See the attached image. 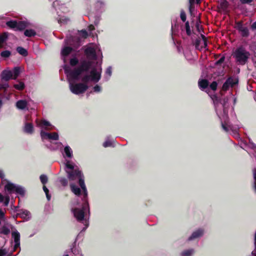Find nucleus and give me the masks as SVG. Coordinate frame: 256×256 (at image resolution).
<instances>
[{
  "instance_id": "nucleus-1",
  "label": "nucleus",
  "mask_w": 256,
  "mask_h": 256,
  "mask_svg": "<svg viewBox=\"0 0 256 256\" xmlns=\"http://www.w3.org/2000/svg\"><path fill=\"white\" fill-rule=\"evenodd\" d=\"M70 92L76 95L84 94L92 84L97 83L101 78L102 69L92 66L90 62L84 61L74 70L65 66Z\"/></svg>"
},
{
  "instance_id": "nucleus-2",
  "label": "nucleus",
  "mask_w": 256,
  "mask_h": 256,
  "mask_svg": "<svg viewBox=\"0 0 256 256\" xmlns=\"http://www.w3.org/2000/svg\"><path fill=\"white\" fill-rule=\"evenodd\" d=\"M198 86L200 88L207 92L214 101L215 106V109L217 115L219 117L221 121L222 126L223 130L226 132H232L234 134H237V131L240 128L238 125H231L228 121L227 116V111L226 108L228 106L227 104L232 101L234 104L236 102V98L234 96L230 94L228 98L224 99L222 102H219L218 98L214 95L212 96L210 94L209 88L208 87V82L206 80H200L198 81Z\"/></svg>"
},
{
  "instance_id": "nucleus-3",
  "label": "nucleus",
  "mask_w": 256,
  "mask_h": 256,
  "mask_svg": "<svg viewBox=\"0 0 256 256\" xmlns=\"http://www.w3.org/2000/svg\"><path fill=\"white\" fill-rule=\"evenodd\" d=\"M72 212L74 217L79 222L82 223L86 230L89 225L90 207L88 199H82L81 202L74 200L72 204Z\"/></svg>"
},
{
  "instance_id": "nucleus-4",
  "label": "nucleus",
  "mask_w": 256,
  "mask_h": 256,
  "mask_svg": "<svg viewBox=\"0 0 256 256\" xmlns=\"http://www.w3.org/2000/svg\"><path fill=\"white\" fill-rule=\"evenodd\" d=\"M61 154L64 158V170L67 176L72 179L74 176L80 174L78 170V166L72 160L74 157V152L72 148L68 144L63 146L60 150Z\"/></svg>"
},
{
  "instance_id": "nucleus-5",
  "label": "nucleus",
  "mask_w": 256,
  "mask_h": 256,
  "mask_svg": "<svg viewBox=\"0 0 256 256\" xmlns=\"http://www.w3.org/2000/svg\"><path fill=\"white\" fill-rule=\"evenodd\" d=\"M36 126L40 129V137L44 142L46 140L52 141L58 140L59 136L58 132H48L44 131V130H52L54 128L49 122L45 120L36 119Z\"/></svg>"
},
{
  "instance_id": "nucleus-6",
  "label": "nucleus",
  "mask_w": 256,
  "mask_h": 256,
  "mask_svg": "<svg viewBox=\"0 0 256 256\" xmlns=\"http://www.w3.org/2000/svg\"><path fill=\"white\" fill-rule=\"evenodd\" d=\"M77 44L74 42L73 38H72V42L70 40L67 38L65 40L64 44L61 50V56L64 62L68 60V56L72 54V56L70 60V64L72 66H76L78 62V58L75 56V49L77 48Z\"/></svg>"
},
{
  "instance_id": "nucleus-7",
  "label": "nucleus",
  "mask_w": 256,
  "mask_h": 256,
  "mask_svg": "<svg viewBox=\"0 0 256 256\" xmlns=\"http://www.w3.org/2000/svg\"><path fill=\"white\" fill-rule=\"evenodd\" d=\"M84 53L86 58L88 59V60H86L90 62L92 64V66L96 68H102L100 66H97L94 65L93 62L92 61V60H96L98 58H102V52L98 45L94 44H89L85 48ZM84 60H85L82 61L80 64Z\"/></svg>"
},
{
  "instance_id": "nucleus-8",
  "label": "nucleus",
  "mask_w": 256,
  "mask_h": 256,
  "mask_svg": "<svg viewBox=\"0 0 256 256\" xmlns=\"http://www.w3.org/2000/svg\"><path fill=\"white\" fill-rule=\"evenodd\" d=\"M4 182L2 185L4 186V190L8 196L12 194L21 196L24 194L25 190L22 186L14 184L8 180H4Z\"/></svg>"
},
{
  "instance_id": "nucleus-9",
  "label": "nucleus",
  "mask_w": 256,
  "mask_h": 256,
  "mask_svg": "<svg viewBox=\"0 0 256 256\" xmlns=\"http://www.w3.org/2000/svg\"><path fill=\"white\" fill-rule=\"evenodd\" d=\"M249 52H247L244 47L240 46L234 52L233 56L236 61L240 64H244L249 56Z\"/></svg>"
},
{
  "instance_id": "nucleus-10",
  "label": "nucleus",
  "mask_w": 256,
  "mask_h": 256,
  "mask_svg": "<svg viewBox=\"0 0 256 256\" xmlns=\"http://www.w3.org/2000/svg\"><path fill=\"white\" fill-rule=\"evenodd\" d=\"M78 170L79 171L80 174H78L74 176L72 179H70L68 176V178L70 182L74 181L78 179L79 184L82 188V199H88V192L84 184V176L82 174L80 170L78 167Z\"/></svg>"
},
{
  "instance_id": "nucleus-11",
  "label": "nucleus",
  "mask_w": 256,
  "mask_h": 256,
  "mask_svg": "<svg viewBox=\"0 0 256 256\" xmlns=\"http://www.w3.org/2000/svg\"><path fill=\"white\" fill-rule=\"evenodd\" d=\"M12 252H14L20 247V234L15 228H12Z\"/></svg>"
},
{
  "instance_id": "nucleus-12",
  "label": "nucleus",
  "mask_w": 256,
  "mask_h": 256,
  "mask_svg": "<svg viewBox=\"0 0 256 256\" xmlns=\"http://www.w3.org/2000/svg\"><path fill=\"white\" fill-rule=\"evenodd\" d=\"M205 230L203 228H199L192 232V234L188 237V242L194 241L202 238L204 234Z\"/></svg>"
},
{
  "instance_id": "nucleus-13",
  "label": "nucleus",
  "mask_w": 256,
  "mask_h": 256,
  "mask_svg": "<svg viewBox=\"0 0 256 256\" xmlns=\"http://www.w3.org/2000/svg\"><path fill=\"white\" fill-rule=\"evenodd\" d=\"M30 117L26 116L24 118V132L28 134H32L34 132V126L32 122H30Z\"/></svg>"
},
{
  "instance_id": "nucleus-14",
  "label": "nucleus",
  "mask_w": 256,
  "mask_h": 256,
  "mask_svg": "<svg viewBox=\"0 0 256 256\" xmlns=\"http://www.w3.org/2000/svg\"><path fill=\"white\" fill-rule=\"evenodd\" d=\"M194 44L196 48L198 50H200L203 48H205L207 46L206 37L201 34L200 37L196 39Z\"/></svg>"
},
{
  "instance_id": "nucleus-15",
  "label": "nucleus",
  "mask_w": 256,
  "mask_h": 256,
  "mask_svg": "<svg viewBox=\"0 0 256 256\" xmlns=\"http://www.w3.org/2000/svg\"><path fill=\"white\" fill-rule=\"evenodd\" d=\"M235 27L239 31L242 36L247 37L249 35V32L248 28L244 26L242 22H236V23Z\"/></svg>"
},
{
  "instance_id": "nucleus-16",
  "label": "nucleus",
  "mask_w": 256,
  "mask_h": 256,
  "mask_svg": "<svg viewBox=\"0 0 256 256\" xmlns=\"http://www.w3.org/2000/svg\"><path fill=\"white\" fill-rule=\"evenodd\" d=\"M238 81L236 78H230L224 84L222 90L224 91L227 90L230 88H232L237 84Z\"/></svg>"
},
{
  "instance_id": "nucleus-17",
  "label": "nucleus",
  "mask_w": 256,
  "mask_h": 256,
  "mask_svg": "<svg viewBox=\"0 0 256 256\" xmlns=\"http://www.w3.org/2000/svg\"><path fill=\"white\" fill-rule=\"evenodd\" d=\"M40 180L42 184L44 185L43 186V190L44 192L46 198L48 200H50V196L48 194V188L44 186L48 182V178L47 176L45 174H42L40 177Z\"/></svg>"
},
{
  "instance_id": "nucleus-18",
  "label": "nucleus",
  "mask_w": 256,
  "mask_h": 256,
  "mask_svg": "<svg viewBox=\"0 0 256 256\" xmlns=\"http://www.w3.org/2000/svg\"><path fill=\"white\" fill-rule=\"evenodd\" d=\"M16 108L20 110H28V102L26 100H18L16 104Z\"/></svg>"
},
{
  "instance_id": "nucleus-19",
  "label": "nucleus",
  "mask_w": 256,
  "mask_h": 256,
  "mask_svg": "<svg viewBox=\"0 0 256 256\" xmlns=\"http://www.w3.org/2000/svg\"><path fill=\"white\" fill-rule=\"evenodd\" d=\"M12 72L10 70H4L1 74V78L2 80L8 81L10 78H13Z\"/></svg>"
},
{
  "instance_id": "nucleus-20",
  "label": "nucleus",
  "mask_w": 256,
  "mask_h": 256,
  "mask_svg": "<svg viewBox=\"0 0 256 256\" xmlns=\"http://www.w3.org/2000/svg\"><path fill=\"white\" fill-rule=\"evenodd\" d=\"M10 200V196L7 194L4 196L0 193V202L2 203L4 206H6L8 205Z\"/></svg>"
},
{
  "instance_id": "nucleus-21",
  "label": "nucleus",
  "mask_w": 256,
  "mask_h": 256,
  "mask_svg": "<svg viewBox=\"0 0 256 256\" xmlns=\"http://www.w3.org/2000/svg\"><path fill=\"white\" fill-rule=\"evenodd\" d=\"M247 148H250L252 150L250 151V150L246 149V150L249 153H252L254 156L256 158V145L254 144L253 142H250L249 144L247 145Z\"/></svg>"
},
{
  "instance_id": "nucleus-22",
  "label": "nucleus",
  "mask_w": 256,
  "mask_h": 256,
  "mask_svg": "<svg viewBox=\"0 0 256 256\" xmlns=\"http://www.w3.org/2000/svg\"><path fill=\"white\" fill-rule=\"evenodd\" d=\"M106 6V2L104 0H97L95 3V8L97 10H103Z\"/></svg>"
},
{
  "instance_id": "nucleus-23",
  "label": "nucleus",
  "mask_w": 256,
  "mask_h": 256,
  "mask_svg": "<svg viewBox=\"0 0 256 256\" xmlns=\"http://www.w3.org/2000/svg\"><path fill=\"white\" fill-rule=\"evenodd\" d=\"M70 188L72 192L76 196H78L82 194L80 188L72 183V182H70Z\"/></svg>"
},
{
  "instance_id": "nucleus-24",
  "label": "nucleus",
  "mask_w": 256,
  "mask_h": 256,
  "mask_svg": "<svg viewBox=\"0 0 256 256\" xmlns=\"http://www.w3.org/2000/svg\"><path fill=\"white\" fill-rule=\"evenodd\" d=\"M114 139L110 138H107L104 142L102 144V146L104 148L114 146Z\"/></svg>"
},
{
  "instance_id": "nucleus-25",
  "label": "nucleus",
  "mask_w": 256,
  "mask_h": 256,
  "mask_svg": "<svg viewBox=\"0 0 256 256\" xmlns=\"http://www.w3.org/2000/svg\"><path fill=\"white\" fill-rule=\"evenodd\" d=\"M69 18L65 16H61L59 15L58 18V23L61 24H67L69 22Z\"/></svg>"
},
{
  "instance_id": "nucleus-26",
  "label": "nucleus",
  "mask_w": 256,
  "mask_h": 256,
  "mask_svg": "<svg viewBox=\"0 0 256 256\" xmlns=\"http://www.w3.org/2000/svg\"><path fill=\"white\" fill-rule=\"evenodd\" d=\"M194 253V250L190 248L183 250L181 254V256H192Z\"/></svg>"
},
{
  "instance_id": "nucleus-27",
  "label": "nucleus",
  "mask_w": 256,
  "mask_h": 256,
  "mask_svg": "<svg viewBox=\"0 0 256 256\" xmlns=\"http://www.w3.org/2000/svg\"><path fill=\"white\" fill-rule=\"evenodd\" d=\"M6 26L14 30H16L17 21L9 20L6 22Z\"/></svg>"
},
{
  "instance_id": "nucleus-28",
  "label": "nucleus",
  "mask_w": 256,
  "mask_h": 256,
  "mask_svg": "<svg viewBox=\"0 0 256 256\" xmlns=\"http://www.w3.org/2000/svg\"><path fill=\"white\" fill-rule=\"evenodd\" d=\"M26 26V23L24 22H17L16 30H21L24 29Z\"/></svg>"
},
{
  "instance_id": "nucleus-29",
  "label": "nucleus",
  "mask_w": 256,
  "mask_h": 256,
  "mask_svg": "<svg viewBox=\"0 0 256 256\" xmlns=\"http://www.w3.org/2000/svg\"><path fill=\"white\" fill-rule=\"evenodd\" d=\"M24 34L28 37H32L36 34V32L32 29L26 30L24 32Z\"/></svg>"
},
{
  "instance_id": "nucleus-30",
  "label": "nucleus",
  "mask_w": 256,
  "mask_h": 256,
  "mask_svg": "<svg viewBox=\"0 0 256 256\" xmlns=\"http://www.w3.org/2000/svg\"><path fill=\"white\" fill-rule=\"evenodd\" d=\"M21 216L26 220H28L31 218V214L30 212L24 210L22 212Z\"/></svg>"
},
{
  "instance_id": "nucleus-31",
  "label": "nucleus",
  "mask_w": 256,
  "mask_h": 256,
  "mask_svg": "<svg viewBox=\"0 0 256 256\" xmlns=\"http://www.w3.org/2000/svg\"><path fill=\"white\" fill-rule=\"evenodd\" d=\"M77 36L79 38H85L88 36V34L86 30H82L78 32Z\"/></svg>"
},
{
  "instance_id": "nucleus-32",
  "label": "nucleus",
  "mask_w": 256,
  "mask_h": 256,
  "mask_svg": "<svg viewBox=\"0 0 256 256\" xmlns=\"http://www.w3.org/2000/svg\"><path fill=\"white\" fill-rule=\"evenodd\" d=\"M195 1L197 4H199L200 2V0H189L190 6L189 10L191 14L192 13L193 10H194V4L195 2Z\"/></svg>"
},
{
  "instance_id": "nucleus-33",
  "label": "nucleus",
  "mask_w": 256,
  "mask_h": 256,
  "mask_svg": "<svg viewBox=\"0 0 256 256\" xmlns=\"http://www.w3.org/2000/svg\"><path fill=\"white\" fill-rule=\"evenodd\" d=\"M13 79H16L20 74V68L19 67H15L12 70Z\"/></svg>"
},
{
  "instance_id": "nucleus-34",
  "label": "nucleus",
  "mask_w": 256,
  "mask_h": 256,
  "mask_svg": "<svg viewBox=\"0 0 256 256\" xmlns=\"http://www.w3.org/2000/svg\"><path fill=\"white\" fill-rule=\"evenodd\" d=\"M112 74V68L108 66L105 72V77L107 80H109Z\"/></svg>"
},
{
  "instance_id": "nucleus-35",
  "label": "nucleus",
  "mask_w": 256,
  "mask_h": 256,
  "mask_svg": "<svg viewBox=\"0 0 256 256\" xmlns=\"http://www.w3.org/2000/svg\"><path fill=\"white\" fill-rule=\"evenodd\" d=\"M8 38V34L6 32L0 35V48L2 47L4 42Z\"/></svg>"
},
{
  "instance_id": "nucleus-36",
  "label": "nucleus",
  "mask_w": 256,
  "mask_h": 256,
  "mask_svg": "<svg viewBox=\"0 0 256 256\" xmlns=\"http://www.w3.org/2000/svg\"><path fill=\"white\" fill-rule=\"evenodd\" d=\"M17 52L21 55L23 56H26L27 55L28 52L26 49L22 47H18L17 48Z\"/></svg>"
},
{
  "instance_id": "nucleus-37",
  "label": "nucleus",
  "mask_w": 256,
  "mask_h": 256,
  "mask_svg": "<svg viewBox=\"0 0 256 256\" xmlns=\"http://www.w3.org/2000/svg\"><path fill=\"white\" fill-rule=\"evenodd\" d=\"M252 175L254 178L253 188L255 193H256V168L253 169Z\"/></svg>"
},
{
  "instance_id": "nucleus-38",
  "label": "nucleus",
  "mask_w": 256,
  "mask_h": 256,
  "mask_svg": "<svg viewBox=\"0 0 256 256\" xmlns=\"http://www.w3.org/2000/svg\"><path fill=\"white\" fill-rule=\"evenodd\" d=\"M0 256H12V252L8 253V252L6 249H0Z\"/></svg>"
},
{
  "instance_id": "nucleus-39",
  "label": "nucleus",
  "mask_w": 256,
  "mask_h": 256,
  "mask_svg": "<svg viewBox=\"0 0 256 256\" xmlns=\"http://www.w3.org/2000/svg\"><path fill=\"white\" fill-rule=\"evenodd\" d=\"M74 256H83L81 250L78 248H74L72 250Z\"/></svg>"
},
{
  "instance_id": "nucleus-40",
  "label": "nucleus",
  "mask_w": 256,
  "mask_h": 256,
  "mask_svg": "<svg viewBox=\"0 0 256 256\" xmlns=\"http://www.w3.org/2000/svg\"><path fill=\"white\" fill-rule=\"evenodd\" d=\"M14 87L16 90H22L24 88V84L22 82H19L18 84H15Z\"/></svg>"
},
{
  "instance_id": "nucleus-41",
  "label": "nucleus",
  "mask_w": 256,
  "mask_h": 256,
  "mask_svg": "<svg viewBox=\"0 0 256 256\" xmlns=\"http://www.w3.org/2000/svg\"><path fill=\"white\" fill-rule=\"evenodd\" d=\"M59 182H60L61 184L64 186H66L68 184V181L67 179L66 178H59Z\"/></svg>"
},
{
  "instance_id": "nucleus-42",
  "label": "nucleus",
  "mask_w": 256,
  "mask_h": 256,
  "mask_svg": "<svg viewBox=\"0 0 256 256\" xmlns=\"http://www.w3.org/2000/svg\"><path fill=\"white\" fill-rule=\"evenodd\" d=\"M92 90L94 92L98 93L102 91V88L100 86L96 84L93 87Z\"/></svg>"
},
{
  "instance_id": "nucleus-43",
  "label": "nucleus",
  "mask_w": 256,
  "mask_h": 256,
  "mask_svg": "<svg viewBox=\"0 0 256 256\" xmlns=\"http://www.w3.org/2000/svg\"><path fill=\"white\" fill-rule=\"evenodd\" d=\"M0 178L2 180L1 184L2 185L4 184V180H7L5 178V174L4 170H0Z\"/></svg>"
},
{
  "instance_id": "nucleus-44",
  "label": "nucleus",
  "mask_w": 256,
  "mask_h": 256,
  "mask_svg": "<svg viewBox=\"0 0 256 256\" xmlns=\"http://www.w3.org/2000/svg\"><path fill=\"white\" fill-rule=\"evenodd\" d=\"M185 28H186V30L187 34L188 36L190 35L191 34V31H190V26H189V23L188 22H186Z\"/></svg>"
},
{
  "instance_id": "nucleus-45",
  "label": "nucleus",
  "mask_w": 256,
  "mask_h": 256,
  "mask_svg": "<svg viewBox=\"0 0 256 256\" xmlns=\"http://www.w3.org/2000/svg\"><path fill=\"white\" fill-rule=\"evenodd\" d=\"M185 28H186V30L187 34L188 36L190 35L191 34V31H190V26H189V23L188 22H186Z\"/></svg>"
},
{
  "instance_id": "nucleus-46",
  "label": "nucleus",
  "mask_w": 256,
  "mask_h": 256,
  "mask_svg": "<svg viewBox=\"0 0 256 256\" xmlns=\"http://www.w3.org/2000/svg\"><path fill=\"white\" fill-rule=\"evenodd\" d=\"M217 86H218V84H217L216 82H214L210 84V88H210L213 91H214L216 90Z\"/></svg>"
},
{
  "instance_id": "nucleus-47",
  "label": "nucleus",
  "mask_w": 256,
  "mask_h": 256,
  "mask_svg": "<svg viewBox=\"0 0 256 256\" xmlns=\"http://www.w3.org/2000/svg\"><path fill=\"white\" fill-rule=\"evenodd\" d=\"M10 54V52L8 50H5L1 53V56L4 58L8 57Z\"/></svg>"
},
{
  "instance_id": "nucleus-48",
  "label": "nucleus",
  "mask_w": 256,
  "mask_h": 256,
  "mask_svg": "<svg viewBox=\"0 0 256 256\" xmlns=\"http://www.w3.org/2000/svg\"><path fill=\"white\" fill-rule=\"evenodd\" d=\"M180 18L183 22H185L186 20V14L184 10H181L180 14Z\"/></svg>"
},
{
  "instance_id": "nucleus-49",
  "label": "nucleus",
  "mask_w": 256,
  "mask_h": 256,
  "mask_svg": "<svg viewBox=\"0 0 256 256\" xmlns=\"http://www.w3.org/2000/svg\"><path fill=\"white\" fill-rule=\"evenodd\" d=\"M220 5L222 8L225 9L227 8L228 2L226 0H222L221 1Z\"/></svg>"
},
{
  "instance_id": "nucleus-50",
  "label": "nucleus",
  "mask_w": 256,
  "mask_h": 256,
  "mask_svg": "<svg viewBox=\"0 0 256 256\" xmlns=\"http://www.w3.org/2000/svg\"><path fill=\"white\" fill-rule=\"evenodd\" d=\"M60 2L58 0H56L53 2L52 6L54 8H57L60 4Z\"/></svg>"
},
{
  "instance_id": "nucleus-51",
  "label": "nucleus",
  "mask_w": 256,
  "mask_h": 256,
  "mask_svg": "<svg viewBox=\"0 0 256 256\" xmlns=\"http://www.w3.org/2000/svg\"><path fill=\"white\" fill-rule=\"evenodd\" d=\"M8 86V83L0 84V89H6Z\"/></svg>"
},
{
  "instance_id": "nucleus-52",
  "label": "nucleus",
  "mask_w": 256,
  "mask_h": 256,
  "mask_svg": "<svg viewBox=\"0 0 256 256\" xmlns=\"http://www.w3.org/2000/svg\"><path fill=\"white\" fill-rule=\"evenodd\" d=\"M242 4H248L253 1V0H240Z\"/></svg>"
},
{
  "instance_id": "nucleus-53",
  "label": "nucleus",
  "mask_w": 256,
  "mask_h": 256,
  "mask_svg": "<svg viewBox=\"0 0 256 256\" xmlns=\"http://www.w3.org/2000/svg\"><path fill=\"white\" fill-rule=\"evenodd\" d=\"M196 28L197 29V30L199 32H200V30H201V26L200 25V24H198V22L196 23Z\"/></svg>"
},
{
  "instance_id": "nucleus-54",
  "label": "nucleus",
  "mask_w": 256,
  "mask_h": 256,
  "mask_svg": "<svg viewBox=\"0 0 256 256\" xmlns=\"http://www.w3.org/2000/svg\"><path fill=\"white\" fill-rule=\"evenodd\" d=\"M224 57L221 58L219 60H218L216 62V64H220L224 62Z\"/></svg>"
},
{
  "instance_id": "nucleus-55",
  "label": "nucleus",
  "mask_w": 256,
  "mask_h": 256,
  "mask_svg": "<svg viewBox=\"0 0 256 256\" xmlns=\"http://www.w3.org/2000/svg\"><path fill=\"white\" fill-rule=\"evenodd\" d=\"M251 27L252 30H256V22L252 24Z\"/></svg>"
},
{
  "instance_id": "nucleus-56",
  "label": "nucleus",
  "mask_w": 256,
  "mask_h": 256,
  "mask_svg": "<svg viewBox=\"0 0 256 256\" xmlns=\"http://www.w3.org/2000/svg\"><path fill=\"white\" fill-rule=\"evenodd\" d=\"M94 26L92 25H90L89 26H88V30L91 32L92 30H94Z\"/></svg>"
},
{
  "instance_id": "nucleus-57",
  "label": "nucleus",
  "mask_w": 256,
  "mask_h": 256,
  "mask_svg": "<svg viewBox=\"0 0 256 256\" xmlns=\"http://www.w3.org/2000/svg\"><path fill=\"white\" fill-rule=\"evenodd\" d=\"M0 18H2H2H5V17H4V16H0Z\"/></svg>"
},
{
  "instance_id": "nucleus-58",
  "label": "nucleus",
  "mask_w": 256,
  "mask_h": 256,
  "mask_svg": "<svg viewBox=\"0 0 256 256\" xmlns=\"http://www.w3.org/2000/svg\"><path fill=\"white\" fill-rule=\"evenodd\" d=\"M57 144L58 145H62V143L61 142H58V143H57Z\"/></svg>"
},
{
  "instance_id": "nucleus-59",
  "label": "nucleus",
  "mask_w": 256,
  "mask_h": 256,
  "mask_svg": "<svg viewBox=\"0 0 256 256\" xmlns=\"http://www.w3.org/2000/svg\"><path fill=\"white\" fill-rule=\"evenodd\" d=\"M63 256H69L68 254H64L63 255Z\"/></svg>"
},
{
  "instance_id": "nucleus-60",
  "label": "nucleus",
  "mask_w": 256,
  "mask_h": 256,
  "mask_svg": "<svg viewBox=\"0 0 256 256\" xmlns=\"http://www.w3.org/2000/svg\"><path fill=\"white\" fill-rule=\"evenodd\" d=\"M172 29H173V28H172Z\"/></svg>"
}]
</instances>
